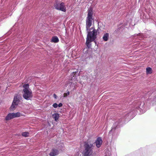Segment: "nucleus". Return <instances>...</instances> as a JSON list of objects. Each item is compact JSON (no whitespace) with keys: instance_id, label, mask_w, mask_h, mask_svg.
I'll return each mask as SVG.
<instances>
[{"instance_id":"5701e85b","label":"nucleus","mask_w":156,"mask_h":156,"mask_svg":"<svg viewBox=\"0 0 156 156\" xmlns=\"http://www.w3.org/2000/svg\"><path fill=\"white\" fill-rule=\"evenodd\" d=\"M68 85H67L66 86V87H67V86Z\"/></svg>"},{"instance_id":"f257e3e1","label":"nucleus","mask_w":156,"mask_h":156,"mask_svg":"<svg viewBox=\"0 0 156 156\" xmlns=\"http://www.w3.org/2000/svg\"><path fill=\"white\" fill-rule=\"evenodd\" d=\"M88 12L86 20V30L88 32L86 44L88 48H90L91 46V42L94 41L96 38L97 31L93 27H91L94 21L93 18V12L90 9H88Z\"/></svg>"},{"instance_id":"f8f14e48","label":"nucleus","mask_w":156,"mask_h":156,"mask_svg":"<svg viewBox=\"0 0 156 156\" xmlns=\"http://www.w3.org/2000/svg\"><path fill=\"white\" fill-rule=\"evenodd\" d=\"M152 72V69L150 67H148L146 69V73L147 75L151 74Z\"/></svg>"},{"instance_id":"2eb2a0df","label":"nucleus","mask_w":156,"mask_h":156,"mask_svg":"<svg viewBox=\"0 0 156 156\" xmlns=\"http://www.w3.org/2000/svg\"><path fill=\"white\" fill-rule=\"evenodd\" d=\"M29 133L27 132H25L22 133V135L23 136L25 137H28L29 136Z\"/></svg>"},{"instance_id":"0eeeda50","label":"nucleus","mask_w":156,"mask_h":156,"mask_svg":"<svg viewBox=\"0 0 156 156\" xmlns=\"http://www.w3.org/2000/svg\"><path fill=\"white\" fill-rule=\"evenodd\" d=\"M58 151L57 149H52L49 153V155L50 156H55L58 155Z\"/></svg>"},{"instance_id":"ddd939ff","label":"nucleus","mask_w":156,"mask_h":156,"mask_svg":"<svg viewBox=\"0 0 156 156\" xmlns=\"http://www.w3.org/2000/svg\"><path fill=\"white\" fill-rule=\"evenodd\" d=\"M13 116L14 118L19 117H20L22 115L20 112H17L16 113H13Z\"/></svg>"},{"instance_id":"4be33fe9","label":"nucleus","mask_w":156,"mask_h":156,"mask_svg":"<svg viewBox=\"0 0 156 156\" xmlns=\"http://www.w3.org/2000/svg\"><path fill=\"white\" fill-rule=\"evenodd\" d=\"M112 130V129L110 132H109V133H110L111 132V131Z\"/></svg>"},{"instance_id":"20e7f679","label":"nucleus","mask_w":156,"mask_h":156,"mask_svg":"<svg viewBox=\"0 0 156 156\" xmlns=\"http://www.w3.org/2000/svg\"><path fill=\"white\" fill-rule=\"evenodd\" d=\"M54 7L57 10H61L64 12H65L66 11V8L64 3L63 2L58 3L55 4Z\"/></svg>"},{"instance_id":"412c9836","label":"nucleus","mask_w":156,"mask_h":156,"mask_svg":"<svg viewBox=\"0 0 156 156\" xmlns=\"http://www.w3.org/2000/svg\"><path fill=\"white\" fill-rule=\"evenodd\" d=\"M53 97L55 99L57 97V96L55 94H53Z\"/></svg>"},{"instance_id":"6e6552de","label":"nucleus","mask_w":156,"mask_h":156,"mask_svg":"<svg viewBox=\"0 0 156 156\" xmlns=\"http://www.w3.org/2000/svg\"><path fill=\"white\" fill-rule=\"evenodd\" d=\"M14 118L13 113H9L8 114L7 116L5 117V119L6 120H9Z\"/></svg>"},{"instance_id":"a211bd4d","label":"nucleus","mask_w":156,"mask_h":156,"mask_svg":"<svg viewBox=\"0 0 156 156\" xmlns=\"http://www.w3.org/2000/svg\"><path fill=\"white\" fill-rule=\"evenodd\" d=\"M74 156H82V155L80 152H78L74 155Z\"/></svg>"},{"instance_id":"dca6fc26","label":"nucleus","mask_w":156,"mask_h":156,"mask_svg":"<svg viewBox=\"0 0 156 156\" xmlns=\"http://www.w3.org/2000/svg\"><path fill=\"white\" fill-rule=\"evenodd\" d=\"M17 106V105H16L14 104H13V103H12V105L10 107L11 109L12 110H14L16 108Z\"/></svg>"},{"instance_id":"7ed1b4c3","label":"nucleus","mask_w":156,"mask_h":156,"mask_svg":"<svg viewBox=\"0 0 156 156\" xmlns=\"http://www.w3.org/2000/svg\"><path fill=\"white\" fill-rule=\"evenodd\" d=\"M83 156H94L93 149L94 148L92 144L86 142L84 145Z\"/></svg>"},{"instance_id":"423d86ee","label":"nucleus","mask_w":156,"mask_h":156,"mask_svg":"<svg viewBox=\"0 0 156 156\" xmlns=\"http://www.w3.org/2000/svg\"><path fill=\"white\" fill-rule=\"evenodd\" d=\"M102 143V141L101 138L100 137L98 138L95 141L97 147L98 148L100 147L101 146Z\"/></svg>"},{"instance_id":"1a4fd4ad","label":"nucleus","mask_w":156,"mask_h":156,"mask_svg":"<svg viewBox=\"0 0 156 156\" xmlns=\"http://www.w3.org/2000/svg\"><path fill=\"white\" fill-rule=\"evenodd\" d=\"M19 102V99L17 96L14 97L12 103L13 104L17 105Z\"/></svg>"},{"instance_id":"f3484780","label":"nucleus","mask_w":156,"mask_h":156,"mask_svg":"<svg viewBox=\"0 0 156 156\" xmlns=\"http://www.w3.org/2000/svg\"><path fill=\"white\" fill-rule=\"evenodd\" d=\"M69 94L70 93L69 91H67V93H64V97H66L67 96L69 95Z\"/></svg>"},{"instance_id":"f03ea898","label":"nucleus","mask_w":156,"mask_h":156,"mask_svg":"<svg viewBox=\"0 0 156 156\" xmlns=\"http://www.w3.org/2000/svg\"><path fill=\"white\" fill-rule=\"evenodd\" d=\"M23 98L27 100H30L33 97L32 92L29 88L28 84H25L23 85Z\"/></svg>"},{"instance_id":"39448f33","label":"nucleus","mask_w":156,"mask_h":156,"mask_svg":"<svg viewBox=\"0 0 156 156\" xmlns=\"http://www.w3.org/2000/svg\"><path fill=\"white\" fill-rule=\"evenodd\" d=\"M75 77L74 76H73V77H72V78L73 79H71V81H69V84L70 83V87H73V90H75L76 89V87L77 86V82L76 81V79H75V80H73L74 79H75Z\"/></svg>"},{"instance_id":"4468645a","label":"nucleus","mask_w":156,"mask_h":156,"mask_svg":"<svg viewBox=\"0 0 156 156\" xmlns=\"http://www.w3.org/2000/svg\"><path fill=\"white\" fill-rule=\"evenodd\" d=\"M59 41V39L57 37H54L52 38L51 41L55 43H57Z\"/></svg>"},{"instance_id":"9d476101","label":"nucleus","mask_w":156,"mask_h":156,"mask_svg":"<svg viewBox=\"0 0 156 156\" xmlns=\"http://www.w3.org/2000/svg\"><path fill=\"white\" fill-rule=\"evenodd\" d=\"M109 34L108 33H105L104 34L103 37V40L105 41H108V38L109 37Z\"/></svg>"},{"instance_id":"6ab92c4d","label":"nucleus","mask_w":156,"mask_h":156,"mask_svg":"<svg viewBox=\"0 0 156 156\" xmlns=\"http://www.w3.org/2000/svg\"><path fill=\"white\" fill-rule=\"evenodd\" d=\"M53 106L54 108H56L58 107V105L56 103H54V104H53Z\"/></svg>"},{"instance_id":"9b49d317","label":"nucleus","mask_w":156,"mask_h":156,"mask_svg":"<svg viewBox=\"0 0 156 156\" xmlns=\"http://www.w3.org/2000/svg\"><path fill=\"white\" fill-rule=\"evenodd\" d=\"M53 118L55 119V120L57 122L59 118V115L58 113H54L52 115Z\"/></svg>"},{"instance_id":"aec40b11","label":"nucleus","mask_w":156,"mask_h":156,"mask_svg":"<svg viewBox=\"0 0 156 156\" xmlns=\"http://www.w3.org/2000/svg\"><path fill=\"white\" fill-rule=\"evenodd\" d=\"M62 104L61 103H60L58 105V106L59 107H61L62 106Z\"/></svg>"}]
</instances>
